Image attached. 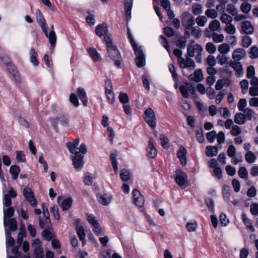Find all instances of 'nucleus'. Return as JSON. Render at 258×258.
<instances>
[{
	"label": "nucleus",
	"instance_id": "f257e3e1",
	"mask_svg": "<svg viewBox=\"0 0 258 258\" xmlns=\"http://www.w3.org/2000/svg\"><path fill=\"white\" fill-rule=\"evenodd\" d=\"M104 40L109 57L114 61L116 66H119L121 64V57L116 46L113 44L111 37L110 36H105Z\"/></svg>",
	"mask_w": 258,
	"mask_h": 258
},
{
	"label": "nucleus",
	"instance_id": "f03ea898",
	"mask_svg": "<svg viewBox=\"0 0 258 258\" xmlns=\"http://www.w3.org/2000/svg\"><path fill=\"white\" fill-rule=\"evenodd\" d=\"M130 43H131L135 53L136 55V63L138 67H142L145 65V56L143 52L141 46H139L135 41L130 36Z\"/></svg>",
	"mask_w": 258,
	"mask_h": 258
},
{
	"label": "nucleus",
	"instance_id": "7ed1b4c3",
	"mask_svg": "<svg viewBox=\"0 0 258 258\" xmlns=\"http://www.w3.org/2000/svg\"><path fill=\"white\" fill-rule=\"evenodd\" d=\"M195 24V19L191 14L188 12L183 13L182 16V25L188 37L189 36V31Z\"/></svg>",
	"mask_w": 258,
	"mask_h": 258
},
{
	"label": "nucleus",
	"instance_id": "20e7f679",
	"mask_svg": "<svg viewBox=\"0 0 258 258\" xmlns=\"http://www.w3.org/2000/svg\"><path fill=\"white\" fill-rule=\"evenodd\" d=\"M175 180L176 183L183 188L188 185V176L181 170L178 169L176 171Z\"/></svg>",
	"mask_w": 258,
	"mask_h": 258
},
{
	"label": "nucleus",
	"instance_id": "39448f33",
	"mask_svg": "<svg viewBox=\"0 0 258 258\" xmlns=\"http://www.w3.org/2000/svg\"><path fill=\"white\" fill-rule=\"evenodd\" d=\"M144 119L148 124L154 128L156 126V117L153 110L151 108H147L144 112Z\"/></svg>",
	"mask_w": 258,
	"mask_h": 258
},
{
	"label": "nucleus",
	"instance_id": "423d86ee",
	"mask_svg": "<svg viewBox=\"0 0 258 258\" xmlns=\"http://www.w3.org/2000/svg\"><path fill=\"white\" fill-rule=\"evenodd\" d=\"M203 51V48L198 44H192L188 46L187 53L190 57L196 56L199 61L201 59V53Z\"/></svg>",
	"mask_w": 258,
	"mask_h": 258
},
{
	"label": "nucleus",
	"instance_id": "0eeeda50",
	"mask_svg": "<svg viewBox=\"0 0 258 258\" xmlns=\"http://www.w3.org/2000/svg\"><path fill=\"white\" fill-rule=\"evenodd\" d=\"M32 246L35 258H44L43 249L39 239L36 238L33 240Z\"/></svg>",
	"mask_w": 258,
	"mask_h": 258
},
{
	"label": "nucleus",
	"instance_id": "6e6552de",
	"mask_svg": "<svg viewBox=\"0 0 258 258\" xmlns=\"http://www.w3.org/2000/svg\"><path fill=\"white\" fill-rule=\"evenodd\" d=\"M133 202L138 207L142 208L145 203V198L141 193L137 189L133 190Z\"/></svg>",
	"mask_w": 258,
	"mask_h": 258
},
{
	"label": "nucleus",
	"instance_id": "1a4fd4ad",
	"mask_svg": "<svg viewBox=\"0 0 258 258\" xmlns=\"http://www.w3.org/2000/svg\"><path fill=\"white\" fill-rule=\"evenodd\" d=\"M112 198V195L109 193L99 194L97 195L98 202L103 206L109 205L111 203Z\"/></svg>",
	"mask_w": 258,
	"mask_h": 258
},
{
	"label": "nucleus",
	"instance_id": "9d476101",
	"mask_svg": "<svg viewBox=\"0 0 258 258\" xmlns=\"http://www.w3.org/2000/svg\"><path fill=\"white\" fill-rule=\"evenodd\" d=\"M83 158L84 156L82 154H77L74 156L73 159V164L76 170L80 171L82 169L84 166Z\"/></svg>",
	"mask_w": 258,
	"mask_h": 258
},
{
	"label": "nucleus",
	"instance_id": "9b49d317",
	"mask_svg": "<svg viewBox=\"0 0 258 258\" xmlns=\"http://www.w3.org/2000/svg\"><path fill=\"white\" fill-rule=\"evenodd\" d=\"M229 64L235 71L236 76L241 77L243 76V67L240 62L231 60L229 61Z\"/></svg>",
	"mask_w": 258,
	"mask_h": 258
},
{
	"label": "nucleus",
	"instance_id": "f8f14e48",
	"mask_svg": "<svg viewBox=\"0 0 258 258\" xmlns=\"http://www.w3.org/2000/svg\"><path fill=\"white\" fill-rule=\"evenodd\" d=\"M157 151L154 144L153 140L150 139L148 142V146L146 149V155L150 158H154L157 156Z\"/></svg>",
	"mask_w": 258,
	"mask_h": 258
},
{
	"label": "nucleus",
	"instance_id": "ddd939ff",
	"mask_svg": "<svg viewBox=\"0 0 258 258\" xmlns=\"http://www.w3.org/2000/svg\"><path fill=\"white\" fill-rule=\"evenodd\" d=\"M179 90L182 96L185 98H188L189 92H190L192 93L195 92V89L194 87L192 85L187 83H186L185 85L180 86L179 87Z\"/></svg>",
	"mask_w": 258,
	"mask_h": 258
},
{
	"label": "nucleus",
	"instance_id": "4468645a",
	"mask_svg": "<svg viewBox=\"0 0 258 258\" xmlns=\"http://www.w3.org/2000/svg\"><path fill=\"white\" fill-rule=\"evenodd\" d=\"M178 63L182 68H189L191 70H194L195 68V64L194 61L190 59H184L183 57L178 58Z\"/></svg>",
	"mask_w": 258,
	"mask_h": 258
},
{
	"label": "nucleus",
	"instance_id": "2eb2a0df",
	"mask_svg": "<svg viewBox=\"0 0 258 258\" xmlns=\"http://www.w3.org/2000/svg\"><path fill=\"white\" fill-rule=\"evenodd\" d=\"M23 195L27 201L33 206H36L37 202L35 200L32 190L29 188H25L23 190Z\"/></svg>",
	"mask_w": 258,
	"mask_h": 258
},
{
	"label": "nucleus",
	"instance_id": "dca6fc26",
	"mask_svg": "<svg viewBox=\"0 0 258 258\" xmlns=\"http://www.w3.org/2000/svg\"><path fill=\"white\" fill-rule=\"evenodd\" d=\"M186 155L187 151L186 149L182 146H180L177 152V155L180 160V163L182 165H185L186 164Z\"/></svg>",
	"mask_w": 258,
	"mask_h": 258
},
{
	"label": "nucleus",
	"instance_id": "f3484780",
	"mask_svg": "<svg viewBox=\"0 0 258 258\" xmlns=\"http://www.w3.org/2000/svg\"><path fill=\"white\" fill-rule=\"evenodd\" d=\"M245 55V51L242 48H239L234 50L232 54V57L235 61H238L243 59Z\"/></svg>",
	"mask_w": 258,
	"mask_h": 258
},
{
	"label": "nucleus",
	"instance_id": "a211bd4d",
	"mask_svg": "<svg viewBox=\"0 0 258 258\" xmlns=\"http://www.w3.org/2000/svg\"><path fill=\"white\" fill-rule=\"evenodd\" d=\"M241 28L242 31L247 34H251L254 31V27L251 23L248 21L242 22L241 24Z\"/></svg>",
	"mask_w": 258,
	"mask_h": 258
},
{
	"label": "nucleus",
	"instance_id": "6ab92c4d",
	"mask_svg": "<svg viewBox=\"0 0 258 258\" xmlns=\"http://www.w3.org/2000/svg\"><path fill=\"white\" fill-rule=\"evenodd\" d=\"M108 27L107 25L105 23L98 25L96 27L95 33L96 35L99 37L108 36V35H106Z\"/></svg>",
	"mask_w": 258,
	"mask_h": 258
},
{
	"label": "nucleus",
	"instance_id": "aec40b11",
	"mask_svg": "<svg viewBox=\"0 0 258 258\" xmlns=\"http://www.w3.org/2000/svg\"><path fill=\"white\" fill-rule=\"evenodd\" d=\"M36 18L42 30L45 31V27H47L46 25V21L43 15L39 9H37L36 11Z\"/></svg>",
	"mask_w": 258,
	"mask_h": 258
},
{
	"label": "nucleus",
	"instance_id": "412c9836",
	"mask_svg": "<svg viewBox=\"0 0 258 258\" xmlns=\"http://www.w3.org/2000/svg\"><path fill=\"white\" fill-rule=\"evenodd\" d=\"M62 200L61 197H58L57 198L58 204L60 205V206L62 208V210H68L72 205V200L71 198H66L62 201L60 204V201Z\"/></svg>",
	"mask_w": 258,
	"mask_h": 258
},
{
	"label": "nucleus",
	"instance_id": "4be33fe9",
	"mask_svg": "<svg viewBox=\"0 0 258 258\" xmlns=\"http://www.w3.org/2000/svg\"><path fill=\"white\" fill-rule=\"evenodd\" d=\"M46 37L48 38L49 42L52 46H54L56 41V36L53 30H51L49 33L47 31V27H45V31L42 30Z\"/></svg>",
	"mask_w": 258,
	"mask_h": 258
},
{
	"label": "nucleus",
	"instance_id": "5701e85b",
	"mask_svg": "<svg viewBox=\"0 0 258 258\" xmlns=\"http://www.w3.org/2000/svg\"><path fill=\"white\" fill-rule=\"evenodd\" d=\"M230 85V80L228 78H223L218 80L215 85L217 90H220L224 87H228Z\"/></svg>",
	"mask_w": 258,
	"mask_h": 258
},
{
	"label": "nucleus",
	"instance_id": "b1692460",
	"mask_svg": "<svg viewBox=\"0 0 258 258\" xmlns=\"http://www.w3.org/2000/svg\"><path fill=\"white\" fill-rule=\"evenodd\" d=\"M88 52L94 61L101 60V56L95 48L92 47L89 48L88 49Z\"/></svg>",
	"mask_w": 258,
	"mask_h": 258
},
{
	"label": "nucleus",
	"instance_id": "393cba45",
	"mask_svg": "<svg viewBox=\"0 0 258 258\" xmlns=\"http://www.w3.org/2000/svg\"><path fill=\"white\" fill-rule=\"evenodd\" d=\"M77 93L79 98L81 100L84 106H86L88 103V98L85 90L82 88H79Z\"/></svg>",
	"mask_w": 258,
	"mask_h": 258
},
{
	"label": "nucleus",
	"instance_id": "a878e982",
	"mask_svg": "<svg viewBox=\"0 0 258 258\" xmlns=\"http://www.w3.org/2000/svg\"><path fill=\"white\" fill-rule=\"evenodd\" d=\"M189 79L196 82H201L203 79L202 72L201 70H196L193 75L189 76Z\"/></svg>",
	"mask_w": 258,
	"mask_h": 258
},
{
	"label": "nucleus",
	"instance_id": "bb28decb",
	"mask_svg": "<svg viewBox=\"0 0 258 258\" xmlns=\"http://www.w3.org/2000/svg\"><path fill=\"white\" fill-rule=\"evenodd\" d=\"M6 245H7V251L8 253L9 247H12L15 244V240L11 236V232L7 231L6 232Z\"/></svg>",
	"mask_w": 258,
	"mask_h": 258
},
{
	"label": "nucleus",
	"instance_id": "cd10ccee",
	"mask_svg": "<svg viewBox=\"0 0 258 258\" xmlns=\"http://www.w3.org/2000/svg\"><path fill=\"white\" fill-rule=\"evenodd\" d=\"M242 220L244 223V224L246 225V226L249 228V229L253 232L254 231V228L252 225V221L251 220H250L249 218H248L246 215V214L244 213H243L241 215Z\"/></svg>",
	"mask_w": 258,
	"mask_h": 258
},
{
	"label": "nucleus",
	"instance_id": "c85d7f7f",
	"mask_svg": "<svg viewBox=\"0 0 258 258\" xmlns=\"http://www.w3.org/2000/svg\"><path fill=\"white\" fill-rule=\"evenodd\" d=\"M206 154L208 157H214L217 155L218 149L215 146H207L206 148Z\"/></svg>",
	"mask_w": 258,
	"mask_h": 258
},
{
	"label": "nucleus",
	"instance_id": "c756f323",
	"mask_svg": "<svg viewBox=\"0 0 258 258\" xmlns=\"http://www.w3.org/2000/svg\"><path fill=\"white\" fill-rule=\"evenodd\" d=\"M192 13L194 15H199L203 13V7L199 3H194L191 7Z\"/></svg>",
	"mask_w": 258,
	"mask_h": 258
},
{
	"label": "nucleus",
	"instance_id": "7c9ffc66",
	"mask_svg": "<svg viewBox=\"0 0 258 258\" xmlns=\"http://www.w3.org/2000/svg\"><path fill=\"white\" fill-rule=\"evenodd\" d=\"M29 54L30 55V60L31 63L34 66H38L39 62L37 60V53L36 51L33 48H31L29 52Z\"/></svg>",
	"mask_w": 258,
	"mask_h": 258
},
{
	"label": "nucleus",
	"instance_id": "2f4dec72",
	"mask_svg": "<svg viewBox=\"0 0 258 258\" xmlns=\"http://www.w3.org/2000/svg\"><path fill=\"white\" fill-rule=\"evenodd\" d=\"M20 172V168L17 165H12L10 167V172L12 175L13 179H16L18 178Z\"/></svg>",
	"mask_w": 258,
	"mask_h": 258
},
{
	"label": "nucleus",
	"instance_id": "473e14b6",
	"mask_svg": "<svg viewBox=\"0 0 258 258\" xmlns=\"http://www.w3.org/2000/svg\"><path fill=\"white\" fill-rule=\"evenodd\" d=\"M218 51L222 54L228 53L230 50V47L227 43H223L218 47Z\"/></svg>",
	"mask_w": 258,
	"mask_h": 258
},
{
	"label": "nucleus",
	"instance_id": "72a5a7b5",
	"mask_svg": "<svg viewBox=\"0 0 258 258\" xmlns=\"http://www.w3.org/2000/svg\"><path fill=\"white\" fill-rule=\"evenodd\" d=\"M76 231L80 239L82 241H84L86 237L84 227L82 225H78L76 226Z\"/></svg>",
	"mask_w": 258,
	"mask_h": 258
},
{
	"label": "nucleus",
	"instance_id": "f704fd0d",
	"mask_svg": "<svg viewBox=\"0 0 258 258\" xmlns=\"http://www.w3.org/2000/svg\"><path fill=\"white\" fill-rule=\"evenodd\" d=\"M246 120V118L244 114L242 113H237L234 116V121L239 124H243Z\"/></svg>",
	"mask_w": 258,
	"mask_h": 258
},
{
	"label": "nucleus",
	"instance_id": "c9c22d12",
	"mask_svg": "<svg viewBox=\"0 0 258 258\" xmlns=\"http://www.w3.org/2000/svg\"><path fill=\"white\" fill-rule=\"evenodd\" d=\"M86 217L88 222L92 225V227L99 224L96 217L93 214L87 213Z\"/></svg>",
	"mask_w": 258,
	"mask_h": 258
},
{
	"label": "nucleus",
	"instance_id": "e433bc0d",
	"mask_svg": "<svg viewBox=\"0 0 258 258\" xmlns=\"http://www.w3.org/2000/svg\"><path fill=\"white\" fill-rule=\"evenodd\" d=\"M197 24L200 27H204L208 22L207 18L205 16H199L195 20Z\"/></svg>",
	"mask_w": 258,
	"mask_h": 258
},
{
	"label": "nucleus",
	"instance_id": "4c0bfd02",
	"mask_svg": "<svg viewBox=\"0 0 258 258\" xmlns=\"http://www.w3.org/2000/svg\"><path fill=\"white\" fill-rule=\"evenodd\" d=\"M14 212V210L13 208L10 207H9L7 210H5V209H4V225H6V219L8 218H10L12 217L13 215Z\"/></svg>",
	"mask_w": 258,
	"mask_h": 258
},
{
	"label": "nucleus",
	"instance_id": "58836bf2",
	"mask_svg": "<svg viewBox=\"0 0 258 258\" xmlns=\"http://www.w3.org/2000/svg\"><path fill=\"white\" fill-rule=\"evenodd\" d=\"M206 16L211 19H215L218 17L217 10L208 9L205 11Z\"/></svg>",
	"mask_w": 258,
	"mask_h": 258
},
{
	"label": "nucleus",
	"instance_id": "ea45409f",
	"mask_svg": "<svg viewBox=\"0 0 258 258\" xmlns=\"http://www.w3.org/2000/svg\"><path fill=\"white\" fill-rule=\"evenodd\" d=\"M198 227V223L196 221L190 222L186 223L185 227L189 232H195Z\"/></svg>",
	"mask_w": 258,
	"mask_h": 258
},
{
	"label": "nucleus",
	"instance_id": "a19ab883",
	"mask_svg": "<svg viewBox=\"0 0 258 258\" xmlns=\"http://www.w3.org/2000/svg\"><path fill=\"white\" fill-rule=\"evenodd\" d=\"M8 226L12 231H15L17 229V222L15 219H6V225Z\"/></svg>",
	"mask_w": 258,
	"mask_h": 258
},
{
	"label": "nucleus",
	"instance_id": "79ce46f5",
	"mask_svg": "<svg viewBox=\"0 0 258 258\" xmlns=\"http://www.w3.org/2000/svg\"><path fill=\"white\" fill-rule=\"evenodd\" d=\"M220 27V22L217 20H214L212 21L209 25V29L212 31L218 30Z\"/></svg>",
	"mask_w": 258,
	"mask_h": 258
},
{
	"label": "nucleus",
	"instance_id": "37998d69",
	"mask_svg": "<svg viewBox=\"0 0 258 258\" xmlns=\"http://www.w3.org/2000/svg\"><path fill=\"white\" fill-rule=\"evenodd\" d=\"M245 158L246 161L249 163L254 162L256 159V157L251 151L247 152L245 155Z\"/></svg>",
	"mask_w": 258,
	"mask_h": 258
},
{
	"label": "nucleus",
	"instance_id": "c03bdc74",
	"mask_svg": "<svg viewBox=\"0 0 258 258\" xmlns=\"http://www.w3.org/2000/svg\"><path fill=\"white\" fill-rule=\"evenodd\" d=\"M39 221L40 227L42 229L48 228L50 227L51 224L50 218H45L44 220L40 218Z\"/></svg>",
	"mask_w": 258,
	"mask_h": 258
},
{
	"label": "nucleus",
	"instance_id": "a18cd8bd",
	"mask_svg": "<svg viewBox=\"0 0 258 258\" xmlns=\"http://www.w3.org/2000/svg\"><path fill=\"white\" fill-rule=\"evenodd\" d=\"M116 155L114 154H112L110 155V160L111 162V164L113 167V168L115 174H117L118 171V165L116 159Z\"/></svg>",
	"mask_w": 258,
	"mask_h": 258
},
{
	"label": "nucleus",
	"instance_id": "49530a36",
	"mask_svg": "<svg viewBox=\"0 0 258 258\" xmlns=\"http://www.w3.org/2000/svg\"><path fill=\"white\" fill-rule=\"evenodd\" d=\"M120 177L124 182H126L129 180V171L127 169H122L120 173Z\"/></svg>",
	"mask_w": 258,
	"mask_h": 258
},
{
	"label": "nucleus",
	"instance_id": "de8ad7c7",
	"mask_svg": "<svg viewBox=\"0 0 258 258\" xmlns=\"http://www.w3.org/2000/svg\"><path fill=\"white\" fill-rule=\"evenodd\" d=\"M190 34L198 38L201 36L202 31L197 27H192L189 31V35Z\"/></svg>",
	"mask_w": 258,
	"mask_h": 258
},
{
	"label": "nucleus",
	"instance_id": "09e8293b",
	"mask_svg": "<svg viewBox=\"0 0 258 258\" xmlns=\"http://www.w3.org/2000/svg\"><path fill=\"white\" fill-rule=\"evenodd\" d=\"M220 19L222 23L226 24L231 23L232 21V18L226 13H222Z\"/></svg>",
	"mask_w": 258,
	"mask_h": 258
},
{
	"label": "nucleus",
	"instance_id": "8fccbe9b",
	"mask_svg": "<svg viewBox=\"0 0 258 258\" xmlns=\"http://www.w3.org/2000/svg\"><path fill=\"white\" fill-rule=\"evenodd\" d=\"M239 84L241 88V92L242 94H245L247 91L249 86L248 81L245 79L242 80L240 82Z\"/></svg>",
	"mask_w": 258,
	"mask_h": 258
},
{
	"label": "nucleus",
	"instance_id": "3c124183",
	"mask_svg": "<svg viewBox=\"0 0 258 258\" xmlns=\"http://www.w3.org/2000/svg\"><path fill=\"white\" fill-rule=\"evenodd\" d=\"M106 96L109 104H113L114 102L115 96L112 90L106 91Z\"/></svg>",
	"mask_w": 258,
	"mask_h": 258
},
{
	"label": "nucleus",
	"instance_id": "603ef678",
	"mask_svg": "<svg viewBox=\"0 0 258 258\" xmlns=\"http://www.w3.org/2000/svg\"><path fill=\"white\" fill-rule=\"evenodd\" d=\"M93 232L98 236H103L104 235V230L101 227L99 224L93 227Z\"/></svg>",
	"mask_w": 258,
	"mask_h": 258
},
{
	"label": "nucleus",
	"instance_id": "864d4df0",
	"mask_svg": "<svg viewBox=\"0 0 258 258\" xmlns=\"http://www.w3.org/2000/svg\"><path fill=\"white\" fill-rule=\"evenodd\" d=\"M16 159L18 162H25L26 161L25 155L22 151H17L16 152Z\"/></svg>",
	"mask_w": 258,
	"mask_h": 258
},
{
	"label": "nucleus",
	"instance_id": "5fc2aeb1",
	"mask_svg": "<svg viewBox=\"0 0 258 258\" xmlns=\"http://www.w3.org/2000/svg\"><path fill=\"white\" fill-rule=\"evenodd\" d=\"M212 39L216 43L222 42L224 39V36L223 34H218L216 33H214L212 35Z\"/></svg>",
	"mask_w": 258,
	"mask_h": 258
},
{
	"label": "nucleus",
	"instance_id": "6e6d98bb",
	"mask_svg": "<svg viewBox=\"0 0 258 258\" xmlns=\"http://www.w3.org/2000/svg\"><path fill=\"white\" fill-rule=\"evenodd\" d=\"M247 105V101L245 99H240L237 104V107L239 111H243Z\"/></svg>",
	"mask_w": 258,
	"mask_h": 258
},
{
	"label": "nucleus",
	"instance_id": "4d7b16f0",
	"mask_svg": "<svg viewBox=\"0 0 258 258\" xmlns=\"http://www.w3.org/2000/svg\"><path fill=\"white\" fill-rule=\"evenodd\" d=\"M219 112L221 114L223 117L226 118L230 116V113L226 107H220L219 108Z\"/></svg>",
	"mask_w": 258,
	"mask_h": 258
},
{
	"label": "nucleus",
	"instance_id": "13d9d810",
	"mask_svg": "<svg viewBox=\"0 0 258 258\" xmlns=\"http://www.w3.org/2000/svg\"><path fill=\"white\" fill-rule=\"evenodd\" d=\"M219 4L216 6V10L218 12L223 11L225 8L226 4L228 0H218Z\"/></svg>",
	"mask_w": 258,
	"mask_h": 258
},
{
	"label": "nucleus",
	"instance_id": "bf43d9fd",
	"mask_svg": "<svg viewBox=\"0 0 258 258\" xmlns=\"http://www.w3.org/2000/svg\"><path fill=\"white\" fill-rule=\"evenodd\" d=\"M225 31L229 34H234L236 32L235 26L231 23L226 24Z\"/></svg>",
	"mask_w": 258,
	"mask_h": 258
},
{
	"label": "nucleus",
	"instance_id": "052dcab7",
	"mask_svg": "<svg viewBox=\"0 0 258 258\" xmlns=\"http://www.w3.org/2000/svg\"><path fill=\"white\" fill-rule=\"evenodd\" d=\"M66 145L71 153L73 154H76V155L79 154L78 147H77L73 144H71V142H68Z\"/></svg>",
	"mask_w": 258,
	"mask_h": 258
},
{
	"label": "nucleus",
	"instance_id": "680f3d73",
	"mask_svg": "<svg viewBox=\"0 0 258 258\" xmlns=\"http://www.w3.org/2000/svg\"><path fill=\"white\" fill-rule=\"evenodd\" d=\"M206 49L209 53L212 54L216 52V47L213 43L208 42L206 44Z\"/></svg>",
	"mask_w": 258,
	"mask_h": 258
},
{
	"label": "nucleus",
	"instance_id": "e2e57ef3",
	"mask_svg": "<svg viewBox=\"0 0 258 258\" xmlns=\"http://www.w3.org/2000/svg\"><path fill=\"white\" fill-rule=\"evenodd\" d=\"M242 46L244 47L247 48L251 44L252 40L250 37H249L248 36H244L243 37L242 40Z\"/></svg>",
	"mask_w": 258,
	"mask_h": 258
},
{
	"label": "nucleus",
	"instance_id": "0e129e2a",
	"mask_svg": "<svg viewBox=\"0 0 258 258\" xmlns=\"http://www.w3.org/2000/svg\"><path fill=\"white\" fill-rule=\"evenodd\" d=\"M118 98L120 103L125 104L128 101V97L126 93L124 92H120Z\"/></svg>",
	"mask_w": 258,
	"mask_h": 258
},
{
	"label": "nucleus",
	"instance_id": "69168bd1",
	"mask_svg": "<svg viewBox=\"0 0 258 258\" xmlns=\"http://www.w3.org/2000/svg\"><path fill=\"white\" fill-rule=\"evenodd\" d=\"M238 175L240 178L246 179L248 177V172L244 167H241L238 171Z\"/></svg>",
	"mask_w": 258,
	"mask_h": 258
},
{
	"label": "nucleus",
	"instance_id": "338daca9",
	"mask_svg": "<svg viewBox=\"0 0 258 258\" xmlns=\"http://www.w3.org/2000/svg\"><path fill=\"white\" fill-rule=\"evenodd\" d=\"M250 58H255L258 57V48L256 46H253L251 47L249 52Z\"/></svg>",
	"mask_w": 258,
	"mask_h": 258
},
{
	"label": "nucleus",
	"instance_id": "774afa93",
	"mask_svg": "<svg viewBox=\"0 0 258 258\" xmlns=\"http://www.w3.org/2000/svg\"><path fill=\"white\" fill-rule=\"evenodd\" d=\"M219 218L221 224L222 226H226L229 223V219L225 214H221Z\"/></svg>",
	"mask_w": 258,
	"mask_h": 258
}]
</instances>
